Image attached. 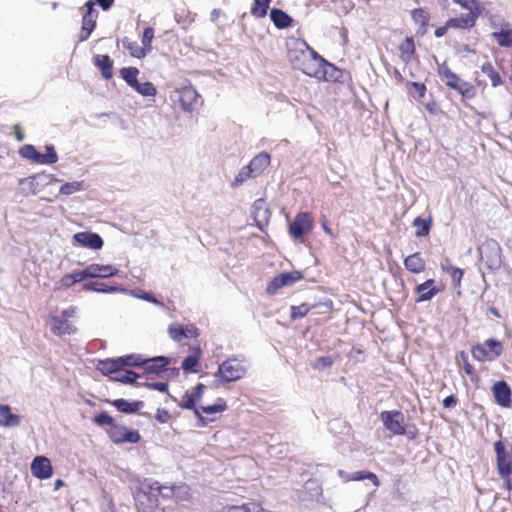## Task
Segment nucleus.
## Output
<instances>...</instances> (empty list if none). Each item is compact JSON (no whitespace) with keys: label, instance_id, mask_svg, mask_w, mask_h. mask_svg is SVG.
<instances>
[{"label":"nucleus","instance_id":"2","mask_svg":"<svg viewBox=\"0 0 512 512\" xmlns=\"http://www.w3.org/2000/svg\"><path fill=\"white\" fill-rule=\"evenodd\" d=\"M437 74L447 87L457 91L464 98L472 99L476 96V88L469 82L462 81L446 63L439 64Z\"/></svg>","mask_w":512,"mask_h":512},{"label":"nucleus","instance_id":"33","mask_svg":"<svg viewBox=\"0 0 512 512\" xmlns=\"http://www.w3.org/2000/svg\"><path fill=\"white\" fill-rule=\"evenodd\" d=\"M413 226L416 228L415 236L417 238L428 236L432 227V218L427 219L416 217L413 220Z\"/></svg>","mask_w":512,"mask_h":512},{"label":"nucleus","instance_id":"59","mask_svg":"<svg viewBox=\"0 0 512 512\" xmlns=\"http://www.w3.org/2000/svg\"><path fill=\"white\" fill-rule=\"evenodd\" d=\"M149 387L160 392L168 391V384L166 382H153L149 384Z\"/></svg>","mask_w":512,"mask_h":512},{"label":"nucleus","instance_id":"19","mask_svg":"<svg viewBox=\"0 0 512 512\" xmlns=\"http://www.w3.org/2000/svg\"><path fill=\"white\" fill-rule=\"evenodd\" d=\"M31 473L34 477L44 480L53 475V467L49 458L37 456L31 463Z\"/></svg>","mask_w":512,"mask_h":512},{"label":"nucleus","instance_id":"42","mask_svg":"<svg viewBox=\"0 0 512 512\" xmlns=\"http://www.w3.org/2000/svg\"><path fill=\"white\" fill-rule=\"evenodd\" d=\"M271 0H254L250 13L255 18H264L267 15Z\"/></svg>","mask_w":512,"mask_h":512},{"label":"nucleus","instance_id":"40","mask_svg":"<svg viewBox=\"0 0 512 512\" xmlns=\"http://www.w3.org/2000/svg\"><path fill=\"white\" fill-rule=\"evenodd\" d=\"M407 92L415 99L421 100L425 97L427 88L422 82L408 81L406 83Z\"/></svg>","mask_w":512,"mask_h":512},{"label":"nucleus","instance_id":"38","mask_svg":"<svg viewBox=\"0 0 512 512\" xmlns=\"http://www.w3.org/2000/svg\"><path fill=\"white\" fill-rule=\"evenodd\" d=\"M178 406L181 409L192 410L194 415H198V409H200V406H198V402L191 391H186L184 393L181 401L178 403Z\"/></svg>","mask_w":512,"mask_h":512},{"label":"nucleus","instance_id":"1","mask_svg":"<svg viewBox=\"0 0 512 512\" xmlns=\"http://www.w3.org/2000/svg\"><path fill=\"white\" fill-rule=\"evenodd\" d=\"M453 2L466 9L468 13L448 19V25L454 26L455 29H470L474 27L483 11L481 2L479 0H453Z\"/></svg>","mask_w":512,"mask_h":512},{"label":"nucleus","instance_id":"53","mask_svg":"<svg viewBox=\"0 0 512 512\" xmlns=\"http://www.w3.org/2000/svg\"><path fill=\"white\" fill-rule=\"evenodd\" d=\"M95 424L99 426L107 425L111 428L115 424V420L107 412H101L93 418Z\"/></svg>","mask_w":512,"mask_h":512},{"label":"nucleus","instance_id":"60","mask_svg":"<svg viewBox=\"0 0 512 512\" xmlns=\"http://www.w3.org/2000/svg\"><path fill=\"white\" fill-rule=\"evenodd\" d=\"M114 1L115 0H95L94 2L95 4H98L104 11H107L113 6Z\"/></svg>","mask_w":512,"mask_h":512},{"label":"nucleus","instance_id":"27","mask_svg":"<svg viewBox=\"0 0 512 512\" xmlns=\"http://www.w3.org/2000/svg\"><path fill=\"white\" fill-rule=\"evenodd\" d=\"M403 263H404L405 269L412 274L423 273L426 269V261L421 256L420 252H415L411 255H408L404 259Z\"/></svg>","mask_w":512,"mask_h":512},{"label":"nucleus","instance_id":"36","mask_svg":"<svg viewBox=\"0 0 512 512\" xmlns=\"http://www.w3.org/2000/svg\"><path fill=\"white\" fill-rule=\"evenodd\" d=\"M122 45L126 50L129 51L132 57L141 59L147 54L145 48H143L136 41H133L128 37H124L122 39Z\"/></svg>","mask_w":512,"mask_h":512},{"label":"nucleus","instance_id":"58","mask_svg":"<svg viewBox=\"0 0 512 512\" xmlns=\"http://www.w3.org/2000/svg\"><path fill=\"white\" fill-rule=\"evenodd\" d=\"M442 403L445 408H453L457 405L458 400L454 395H449L443 399Z\"/></svg>","mask_w":512,"mask_h":512},{"label":"nucleus","instance_id":"46","mask_svg":"<svg viewBox=\"0 0 512 512\" xmlns=\"http://www.w3.org/2000/svg\"><path fill=\"white\" fill-rule=\"evenodd\" d=\"M339 358V354H336L335 356H323L315 359L312 363V368L314 370H323L325 368H329L333 365L335 360Z\"/></svg>","mask_w":512,"mask_h":512},{"label":"nucleus","instance_id":"37","mask_svg":"<svg viewBox=\"0 0 512 512\" xmlns=\"http://www.w3.org/2000/svg\"><path fill=\"white\" fill-rule=\"evenodd\" d=\"M347 481H362V480H369L372 482V484L375 487L380 486V481L377 477V475L373 472L362 470V471H356L346 478Z\"/></svg>","mask_w":512,"mask_h":512},{"label":"nucleus","instance_id":"21","mask_svg":"<svg viewBox=\"0 0 512 512\" xmlns=\"http://www.w3.org/2000/svg\"><path fill=\"white\" fill-rule=\"evenodd\" d=\"M169 336L176 342L186 338H197L199 330L194 325L172 324L168 328Z\"/></svg>","mask_w":512,"mask_h":512},{"label":"nucleus","instance_id":"35","mask_svg":"<svg viewBox=\"0 0 512 512\" xmlns=\"http://www.w3.org/2000/svg\"><path fill=\"white\" fill-rule=\"evenodd\" d=\"M457 359L465 374L469 376L472 381H477L479 377L474 366L469 362L468 354L465 351H461Z\"/></svg>","mask_w":512,"mask_h":512},{"label":"nucleus","instance_id":"25","mask_svg":"<svg viewBox=\"0 0 512 512\" xmlns=\"http://www.w3.org/2000/svg\"><path fill=\"white\" fill-rule=\"evenodd\" d=\"M170 363V359L159 356L151 359H144L142 366L147 374L159 375L167 370V366Z\"/></svg>","mask_w":512,"mask_h":512},{"label":"nucleus","instance_id":"23","mask_svg":"<svg viewBox=\"0 0 512 512\" xmlns=\"http://www.w3.org/2000/svg\"><path fill=\"white\" fill-rule=\"evenodd\" d=\"M495 402L502 407H510L512 404L511 389L505 381H498L492 387Z\"/></svg>","mask_w":512,"mask_h":512},{"label":"nucleus","instance_id":"61","mask_svg":"<svg viewBox=\"0 0 512 512\" xmlns=\"http://www.w3.org/2000/svg\"><path fill=\"white\" fill-rule=\"evenodd\" d=\"M14 135L17 141L22 142L25 138L24 133L22 132L21 126L19 124H15L13 126Z\"/></svg>","mask_w":512,"mask_h":512},{"label":"nucleus","instance_id":"14","mask_svg":"<svg viewBox=\"0 0 512 512\" xmlns=\"http://www.w3.org/2000/svg\"><path fill=\"white\" fill-rule=\"evenodd\" d=\"M95 2L89 0L85 3L86 11L82 16V26L79 34V41H86L96 27L98 12L94 8Z\"/></svg>","mask_w":512,"mask_h":512},{"label":"nucleus","instance_id":"64","mask_svg":"<svg viewBox=\"0 0 512 512\" xmlns=\"http://www.w3.org/2000/svg\"><path fill=\"white\" fill-rule=\"evenodd\" d=\"M61 486H63V481L58 479L56 482H55V489H59Z\"/></svg>","mask_w":512,"mask_h":512},{"label":"nucleus","instance_id":"9","mask_svg":"<svg viewBox=\"0 0 512 512\" xmlns=\"http://www.w3.org/2000/svg\"><path fill=\"white\" fill-rule=\"evenodd\" d=\"M246 367L243 361L237 358L225 360L218 368V374L224 382H233L244 377Z\"/></svg>","mask_w":512,"mask_h":512},{"label":"nucleus","instance_id":"10","mask_svg":"<svg viewBox=\"0 0 512 512\" xmlns=\"http://www.w3.org/2000/svg\"><path fill=\"white\" fill-rule=\"evenodd\" d=\"M227 409L228 405L225 399L218 398L212 405L200 406L198 415H195V417L198 419L201 426H206L211 422L217 421L221 414Z\"/></svg>","mask_w":512,"mask_h":512},{"label":"nucleus","instance_id":"5","mask_svg":"<svg viewBox=\"0 0 512 512\" xmlns=\"http://www.w3.org/2000/svg\"><path fill=\"white\" fill-rule=\"evenodd\" d=\"M503 352V345L499 340L488 339L484 343L472 346L471 353L479 362L493 361Z\"/></svg>","mask_w":512,"mask_h":512},{"label":"nucleus","instance_id":"11","mask_svg":"<svg viewBox=\"0 0 512 512\" xmlns=\"http://www.w3.org/2000/svg\"><path fill=\"white\" fill-rule=\"evenodd\" d=\"M313 216L309 212H299L294 217L293 222L289 225L288 232L290 236L296 240L302 239L313 229Z\"/></svg>","mask_w":512,"mask_h":512},{"label":"nucleus","instance_id":"57","mask_svg":"<svg viewBox=\"0 0 512 512\" xmlns=\"http://www.w3.org/2000/svg\"><path fill=\"white\" fill-rule=\"evenodd\" d=\"M206 389V386L202 383H198L192 390V394L194 395L195 399L197 400V402H201L202 398H203V395H204V391Z\"/></svg>","mask_w":512,"mask_h":512},{"label":"nucleus","instance_id":"34","mask_svg":"<svg viewBox=\"0 0 512 512\" xmlns=\"http://www.w3.org/2000/svg\"><path fill=\"white\" fill-rule=\"evenodd\" d=\"M411 16L415 24L419 26L421 33L424 34L427 30L430 20L428 12L422 8H416L412 10Z\"/></svg>","mask_w":512,"mask_h":512},{"label":"nucleus","instance_id":"20","mask_svg":"<svg viewBox=\"0 0 512 512\" xmlns=\"http://www.w3.org/2000/svg\"><path fill=\"white\" fill-rule=\"evenodd\" d=\"M73 241L82 247L93 250H99L103 247V239L97 233L93 232H78L74 234Z\"/></svg>","mask_w":512,"mask_h":512},{"label":"nucleus","instance_id":"39","mask_svg":"<svg viewBox=\"0 0 512 512\" xmlns=\"http://www.w3.org/2000/svg\"><path fill=\"white\" fill-rule=\"evenodd\" d=\"M85 280L82 270L74 271L63 275L60 279V284L63 288H71L75 283L82 282Z\"/></svg>","mask_w":512,"mask_h":512},{"label":"nucleus","instance_id":"52","mask_svg":"<svg viewBox=\"0 0 512 512\" xmlns=\"http://www.w3.org/2000/svg\"><path fill=\"white\" fill-rule=\"evenodd\" d=\"M154 38V29L152 27H146L142 35V47L145 48L146 52L152 50V40Z\"/></svg>","mask_w":512,"mask_h":512},{"label":"nucleus","instance_id":"63","mask_svg":"<svg viewBox=\"0 0 512 512\" xmlns=\"http://www.w3.org/2000/svg\"><path fill=\"white\" fill-rule=\"evenodd\" d=\"M322 228H323V230H324V232H325L326 234H328V235H330V236H332V235H333L332 229L327 225V222H326V221L322 222Z\"/></svg>","mask_w":512,"mask_h":512},{"label":"nucleus","instance_id":"26","mask_svg":"<svg viewBox=\"0 0 512 512\" xmlns=\"http://www.w3.org/2000/svg\"><path fill=\"white\" fill-rule=\"evenodd\" d=\"M271 163V156L267 152H260L248 164V169L255 177L261 175Z\"/></svg>","mask_w":512,"mask_h":512},{"label":"nucleus","instance_id":"8","mask_svg":"<svg viewBox=\"0 0 512 512\" xmlns=\"http://www.w3.org/2000/svg\"><path fill=\"white\" fill-rule=\"evenodd\" d=\"M76 313L75 307H69L61 312V317H50V329L56 336L72 334L76 332V328L69 322V318L73 317Z\"/></svg>","mask_w":512,"mask_h":512},{"label":"nucleus","instance_id":"55","mask_svg":"<svg viewBox=\"0 0 512 512\" xmlns=\"http://www.w3.org/2000/svg\"><path fill=\"white\" fill-rule=\"evenodd\" d=\"M253 173L248 169V165L244 166L239 173L236 175L233 186H239L250 178H254Z\"/></svg>","mask_w":512,"mask_h":512},{"label":"nucleus","instance_id":"4","mask_svg":"<svg viewBox=\"0 0 512 512\" xmlns=\"http://www.w3.org/2000/svg\"><path fill=\"white\" fill-rule=\"evenodd\" d=\"M162 489V485L157 481L149 484L147 489H139L134 496L137 511L153 512L159 505L158 496Z\"/></svg>","mask_w":512,"mask_h":512},{"label":"nucleus","instance_id":"24","mask_svg":"<svg viewBox=\"0 0 512 512\" xmlns=\"http://www.w3.org/2000/svg\"><path fill=\"white\" fill-rule=\"evenodd\" d=\"M399 58L404 64H410L417 58L415 41L412 36L406 37L399 45Z\"/></svg>","mask_w":512,"mask_h":512},{"label":"nucleus","instance_id":"22","mask_svg":"<svg viewBox=\"0 0 512 512\" xmlns=\"http://www.w3.org/2000/svg\"><path fill=\"white\" fill-rule=\"evenodd\" d=\"M202 350L200 346H194L189 349V355L186 356L181 364L185 373H198L200 371V359Z\"/></svg>","mask_w":512,"mask_h":512},{"label":"nucleus","instance_id":"12","mask_svg":"<svg viewBox=\"0 0 512 512\" xmlns=\"http://www.w3.org/2000/svg\"><path fill=\"white\" fill-rule=\"evenodd\" d=\"M380 419L385 429L391 432L393 435L402 436L406 434L405 419L401 411H382L380 413Z\"/></svg>","mask_w":512,"mask_h":512},{"label":"nucleus","instance_id":"18","mask_svg":"<svg viewBox=\"0 0 512 512\" xmlns=\"http://www.w3.org/2000/svg\"><path fill=\"white\" fill-rule=\"evenodd\" d=\"M85 279L87 278H109L116 276L119 270L113 265L92 263L82 270Z\"/></svg>","mask_w":512,"mask_h":512},{"label":"nucleus","instance_id":"49","mask_svg":"<svg viewBox=\"0 0 512 512\" xmlns=\"http://www.w3.org/2000/svg\"><path fill=\"white\" fill-rule=\"evenodd\" d=\"M442 269L449 274L455 287H459L461 285V281L464 275V271L462 269L454 266H443Z\"/></svg>","mask_w":512,"mask_h":512},{"label":"nucleus","instance_id":"17","mask_svg":"<svg viewBox=\"0 0 512 512\" xmlns=\"http://www.w3.org/2000/svg\"><path fill=\"white\" fill-rule=\"evenodd\" d=\"M200 95L192 86H185L178 90V102L182 110L192 112L199 104Z\"/></svg>","mask_w":512,"mask_h":512},{"label":"nucleus","instance_id":"41","mask_svg":"<svg viewBox=\"0 0 512 512\" xmlns=\"http://www.w3.org/2000/svg\"><path fill=\"white\" fill-rule=\"evenodd\" d=\"M492 37L501 47H512V29L505 28L500 31L493 32Z\"/></svg>","mask_w":512,"mask_h":512},{"label":"nucleus","instance_id":"31","mask_svg":"<svg viewBox=\"0 0 512 512\" xmlns=\"http://www.w3.org/2000/svg\"><path fill=\"white\" fill-rule=\"evenodd\" d=\"M95 64L100 69L104 79L109 80L113 76V63L108 55H97Z\"/></svg>","mask_w":512,"mask_h":512},{"label":"nucleus","instance_id":"15","mask_svg":"<svg viewBox=\"0 0 512 512\" xmlns=\"http://www.w3.org/2000/svg\"><path fill=\"white\" fill-rule=\"evenodd\" d=\"M313 50L314 49L311 48L306 41L293 39L288 44V57L294 68L297 69L308 55H312Z\"/></svg>","mask_w":512,"mask_h":512},{"label":"nucleus","instance_id":"6","mask_svg":"<svg viewBox=\"0 0 512 512\" xmlns=\"http://www.w3.org/2000/svg\"><path fill=\"white\" fill-rule=\"evenodd\" d=\"M19 154L38 164H55L58 161V155L53 146H46V152L40 153L33 145L26 144L19 149Z\"/></svg>","mask_w":512,"mask_h":512},{"label":"nucleus","instance_id":"43","mask_svg":"<svg viewBox=\"0 0 512 512\" xmlns=\"http://www.w3.org/2000/svg\"><path fill=\"white\" fill-rule=\"evenodd\" d=\"M482 72L490 79L493 87L502 84V78L490 62H486L481 67Z\"/></svg>","mask_w":512,"mask_h":512},{"label":"nucleus","instance_id":"56","mask_svg":"<svg viewBox=\"0 0 512 512\" xmlns=\"http://www.w3.org/2000/svg\"><path fill=\"white\" fill-rule=\"evenodd\" d=\"M155 419L160 423H167L171 419V414L164 408H158L156 410Z\"/></svg>","mask_w":512,"mask_h":512},{"label":"nucleus","instance_id":"29","mask_svg":"<svg viewBox=\"0 0 512 512\" xmlns=\"http://www.w3.org/2000/svg\"><path fill=\"white\" fill-rule=\"evenodd\" d=\"M97 369L103 374V375H118L122 371V366L120 363L119 358L116 359H105L100 360L97 364Z\"/></svg>","mask_w":512,"mask_h":512},{"label":"nucleus","instance_id":"7","mask_svg":"<svg viewBox=\"0 0 512 512\" xmlns=\"http://www.w3.org/2000/svg\"><path fill=\"white\" fill-rule=\"evenodd\" d=\"M109 439L115 444H136L141 440V436L137 430L129 429L125 425L116 423L106 429Z\"/></svg>","mask_w":512,"mask_h":512},{"label":"nucleus","instance_id":"45","mask_svg":"<svg viewBox=\"0 0 512 512\" xmlns=\"http://www.w3.org/2000/svg\"><path fill=\"white\" fill-rule=\"evenodd\" d=\"M83 289L86 291H94L100 293H110L117 290L116 287L109 286L101 282H89L83 285Z\"/></svg>","mask_w":512,"mask_h":512},{"label":"nucleus","instance_id":"32","mask_svg":"<svg viewBox=\"0 0 512 512\" xmlns=\"http://www.w3.org/2000/svg\"><path fill=\"white\" fill-rule=\"evenodd\" d=\"M111 404L120 412L131 414L139 411V409L143 406L142 401H134L129 402L125 399H116L111 402Z\"/></svg>","mask_w":512,"mask_h":512},{"label":"nucleus","instance_id":"50","mask_svg":"<svg viewBox=\"0 0 512 512\" xmlns=\"http://www.w3.org/2000/svg\"><path fill=\"white\" fill-rule=\"evenodd\" d=\"M83 189V182L81 181H73L66 182L60 187V193L63 195H71L73 193L79 192Z\"/></svg>","mask_w":512,"mask_h":512},{"label":"nucleus","instance_id":"44","mask_svg":"<svg viewBox=\"0 0 512 512\" xmlns=\"http://www.w3.org/2000/svg\"><path fill=\"white\" fill-rule=\"evenodd\" d=\"M122 79L130 86L134 87L138 82L139 70L136 67H124L120 70Z\"/></svg>","mask_w":512,"mask_h":512},{"label":"nucleus","instance_id":"13","mask_svg":"<svg viewBox=\"0 0 512 512\" xmlns=\"http://www.w3.org/2000/svg\"><path fill=\"white\" fill-rule=\"evenodd\" d=\"M303 279V274L300 271L293 270L290 272L280 273L272 278L266 287L268 295H274L283 287L292 286L296 282Z\"/></svg>","mask_w":512,"mask_h":512},{"label":"nucleus","instance_id":"48","mask_svg":"<svg viewBox=\"0 0 512 512\" xmlns=\"http://www.w3.org/2000/svg\"><path fill=\"white\" fill-rule=\"evenodd\" d=\"M316 307L317 305L310 306L306 303H302L299 306H292L290 316L292 319L302 318L306 316L308 313H310Z\"/></svg>","mask_w":512,"mask_h":512},{"label":"nucleus","instance_id":"16","mask_svg":"<svg viewBox=\"0 0 512 512\" xmlns=\"http://www.w3.org/2000/svg\"><path fill=\"white\" fill-rule=\"evenodd\" d=\"M445 290V284L440 282L436 284L434 279H427L425 282L418 284L415 287L416 303H421L431 300L439 292Z\"/></svg>","mask_w":512,"mask_h":512},{"label":"nucleus","instance_id":"3","mask_svg":"<svg viewBox=\"0 0 512 512\" xmlns=\"http://www.w3.org/2000/svg\"><path fill=\"white\" fill-rule=\"evenodd\" d=\"M297 69L309 77L327 81L329 79L328 69L335 70L336 68L313 50L312 55H308Z\"/></svg>","mask_w":512,"mask_h":512},{"label":"nucleus","instance_id":"30","mask_svg":"<svg viewBox=\"0 0 512 512\" xmlns=\"http://www.w3.org/2000/svg\"><path fill=\"white\" fill-rule=\"evenodd\" d=\"M270 19L278 29H284L292 25L293 19L283 10L272 8Z\"/></svg>","mask_w":512,"mask_h":512},{"label":"nucleus","instance_id":"51","mask_svg":"<svg viewBox=\"0 0 512 512\" xmlns=\"http://www.w3.org/2000/svg\"><path fill=\"white\" fill-rule=\"evenodd\" d=\"M122 366V369L125 366L129 367H136V366H142L143 364V358H141L138 355H127L123 357H118Z\"/></svg>","mask_w":512,"mask_h":512},{"label":"nucleus","instance_id":"54","mask_svg":"<svg viewBox=\"0 0 512 512\" xmlns=\"http://www.w3.org/2000/svg\"><path fill=\"white\" fill-rule=\"evenodd\" d=\"M138 378V374L131 370H123L118 373L117 376H114V380L121 381L123 383H134Z\"/></svg>","mask_w":512,"mask_h":512},{"label":"nucleus","instance_id":"28","mask_svg":"<svg viewBox=\"0 0 512 512\" xmlns=\"http://www.w3.org/2000/svg\"><path fill=\"white\" fill-rule=\"evenodd\" d=\"M20 417L13 414L9 405L0 404V426L16 427L20 424Z\"/></svg>","mask_w":512,"mask_h":512},{"label":"nucleus","instance_id":"62","mask_svg":"<svg viewBox=\"0 0 512 512\" xmlns=\"http://www.w3.org/2000/svg\"><path fill=\"white\" fill-rule=\"evenodd\" d=\"M448 28H454V26L448 25V20H447L444 26L439 27L435 30V36L436 37L444 36Z\"/></svg>","mask_w":512,"mask_h":512},{"label":"nucleus","instance_id":"47","mask_svg":"<svg viewBox=\"0 0 512 512\" xmlns=\"http://www.w3.org/2000/svg\"><path fill=\"white\" fill-rule=\"evenodd\" d=\"M139 94L143 96L152 97L157 94V89L152 82L140 83L139 81L133 87Z\"/></svg>","mask_w":512,"mask_h":512}]
</instances>
